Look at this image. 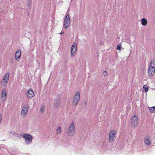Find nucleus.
<instances>
[{"label":"nucleus","instance_id":"1","mask_svg":"<svg viewBox=\"0 0 155 155\" xmlns=\"http://www.w3.org/2000/svg\"><path fill=\"white\" fill-rule=\"evenodd\" d=\"M155 72V59L152 60L148 68V75L150 76L153 75Z\"/></svg>","mask_w":155,"mask_h":155},{"label":"nucleus","instance_id":"2","mask_svg":"<svg viewBox=\"0 0 155 155\" xmlns=\"http://www.w3.org/2000/svg\"><path fill=\"white\" fill-rule=\"evenodd\" d=\"M75 132V126L74 123L72 122L69 125L68 129V134L71 137L73 136Z\"/></svg>","mask_w":155,"mask_h":155},{"label":"nucleus","instance_id":"3","mask_svg":"<svg viewBox=\"0 0 155 155\" xmlns=\"http://www.w3.org/2000/svg\"><path fill=\"white\" fill-rule=\"evenodd\" d=\"M80 100V92L77 91L75 93L72 100V104L74 106H76Z\"/></svg>","mask_w":155,"mask_h":155},{"label":"nucleus","instance_id":"4","mask_svg":"<svg viewBox=\"0 0 155 155\" xmlns=\"http://www.w3.org/2000/svg\"><path fill=\"white\" fill-rule=\"evenodd\" d=\"M22 137L25 139L24 142L26 144L28 145L31 143L33 138L31 134L25 133L23 134Z\"/></svg>","mask_w":155,"mask_h":155},{"label":"nucleus","instance_id":"5","mask_svg":"<svg viewBox=\"0 0 155 155\" xmlns=\"http://www.w3.org/2000/svg\"><path fill=\"white\" fill-rule=\"evenodd\" d=\"M77 43L74 42L71 45L70 49V55L71 57L75 56L77 52Z\"/></svg>","mask_w":155,"mask_h":155},{"label":"nucleus","instance_id":"6","mask_svg":"<svg viewBox=\"0 0 155 155\" xmlns=\"http://www.w3.org/2000/svg\"><path fill=\"white\" fill-rule=\"evenodd\" d=\"M116 131L114 130H111L109 133V141L110 143L113 142L115 139Z\"/></svg>","mask_w":155,"mask_h":155},{"label":"nucleus","instance_id":"7","mask_svg":"<svg viewBox=\"0 0 155 155\" xmlns=\"http://www.w3.org/2000/svg\"><path fill=\"white\" fill-rule=\"evenodd\" d=\"M28 109V104H25L22 107L21 112L20 116L22 118L25 117L27 114Z\"/></svg>","mask_w":155,"mask_h":155},{"label":"nucleus","instance_id":"8","mask_svg":"<svg viewBox=\"0 0 155 155\" xmlns=\"http://www.w3.org/2000/svg\"><path fill=\"white\" fill-rule=\"evenodd\" d=\"M9 74L8 73H6L1 81L2 85L3 87H5L7 86L9 80Z\"/></svg>","mask_w":155,"mask_h":155},{"label":"nucleus","instance_id":"9","mask_svg":"<svg viewBox=\"0 0 155 155\" xmlns=\"http://www.w3.org/2000/svg\"><path fill=\"white\" fill-rule=\"evenodd\" d=\"M70 22V17L68 14H66L64 22V28L66 29L69 26Z\"/></svg>","mask_w":155,"mask_h":155},{"label":"nucleus","instance_id":"10","mask_svg":"<svg viewBox=\"0 0 155 155\" xmlns=\"http://www.w3.org/2000/svg\"><path fill=\"white\" fill-rule=\"evenodd\" d=\"M131 124L133 127H135L137 126L138 124V120L136 116L134 115L132 117Z\"/></svg>","mask_w":155,"mask_h":155},{"label":"nucleus","instance_id":"11","mask_svg":"<svg viewBox=\"0 0 155 155\" xmlns=\"http://www.w3.org/2000/svg\"><path fill=\"white\" fill-rule=\"evenodd\" d=\"M7 98L6 90L4 88L1 94V101H5L6 100Z\"/></svg>","mask_w":155,"mask_h":155},{"label":"nucleus","instance_id":"12","mask_svg":"<svg viewBox=\"0 0 155 155\" xmlns=\"http://www.w3.org/2000/svg\"><path fill=\"white\" fill-rule=\"evenodd\" d=\"M151 140L150 136L146 135L144 138V143L147 146H150L151 144Z\"/></svg>","mask_w":155,"mask_h":155},{"label":"nucleus","instance_id":"13","mask_svg":"<svg viewBox=\"0 0 155 155\" xmlns=\"http://www.w3.org/2000/svg\"><path fill=\"white\" fill-rule=\"evenodd\" d=\"M27 97L28 99H31L35 96L33 91L31 89L28 90L26 93Z\"/></svg>","mask_w":155,"mask_h":155},{"label":"nucleus","instance_id":"14","mask_svg":"<svg viewBox=\"0 0 155 155\" xmlns=\"http://www.w3.org/2000/svg\"><path fill=\"white\" fill-rule=\"evenodd\" d=\"M21 52L20 51L18 50L16 51L15 54V60L17 61H19L21 57Z\"/></svg>","mask_w":155,"mask_h":155},{"label":"nucleus","instance_id":"15","mask_svg":"<svg viewBox=\"0 0 155 155\" xmlns=\"http://www.w3.org/2000/svg\"><path fill=\"white\" fill-rule=\"evenodd\" d=\"M141 23L143 25L145 26L147 23V21L146 18H143L141 19Z\"/></svg>","mask_w":155,"mask_h":155},{"label":"nucleus","instance_id":"16","mask_svg":"<svg viewBox=\"0 0 155 155\" xmlns=\"http://www.w3.org/2000/svg\"><path fill=\"white\" fill-rule=\"evenodd\" d=\"M60 101L58 99H55L53 105L55 107H58L60 104Z\"/></svg>","mask_w":155,"mask_h":155},{"label":"nucleus","instance_id":"17","mask_svg":"<svg viewBox=\"0 0 155 155\" xmlns=\"http://www.w3.org/2000/svg\"><path fill=\"white\" fill-rule=\"evenodd\" d=\"M149 87L147 85H144L143 87V91L147 92L148 91Z\"/></svg>","mask_w":155,"mask_h":155},{"label":"nucleus","instance_id":"18","mask_svg":"<svg viewBox=\"0 0 155 155\" xmlns=\"http://www.w3.org/2000/svg\"><path fill=\"white\" fill-rule=\"evenodd\" d=\"M150 109V111L151 113H155V106L153 107H149Z\"/></svg>","mask_w":155,"mask_h":155},{"label":"nucleus","instance_id":"19","mask_svg":"<svg viewBox=\"0 0 155 155\" xmlns=\"http://www.w3.org/2000/svg\"><path fill=\"white\" fill-rule=\"evenodd\" d=\"M61 128L60 127H58L56 130V133L58 134H61Z\"/></svg>","mask_w":155,"mask_h":155},{"label":"nucleus","instance_id":"20","mask_svg":"<svg viewBox=\"0 0 155 155\" xmlns=\"http://www.w3.org/2000/svg\"><path fill=\"white\" fill-rule=\"evenodd\" d=\"M45 108V106L44 105H42L40 109V111L41 113L43 112L44 111V109Z\"/></svg>","mask_w":155,"mask_h":155},{"label":"nucleus","instance_id":"21","mask_svg":"<svg viewBox=\"0 0 155 155\" xmlns=\"http://www.w3.org/2000/svg\"><path fill=\"white\" fill-rule=\"evenodd\" d=\"M121 43H120V44H119V45H117V50H118L119 51L121 50Z\"/></svg>","mask_w":155,"mask_h":155},{"label":"nucleus","instance_id":"22","mask_svg":"<svg viewBox=\"0 0 155 155\" xmlns=\"http://www.w3.org/2000/svg\"><path fill=\"white\" fill-rule=\"evenodd\" d=\"M107 74H108L107 72L106 71H104L103 72V75L104 76H107Z\"/></svg>","mask_w":155,"mask_h":155},{"label":"nucleus","instance_id":"23","mask_svg":"<svg viewBox=\"0 0 155 155\" xmlns=\"http://www.w3.org/2000/svg\"><path fill=\"white\" fill-rule=\"evenodd\" d=\"M28 6H30L31 5V0H28Z\"/></svg>","mask_w":155,"mask_h":155},{"label":"nucleus","instance_id":"24","mask_svg":"<svg viewBox=\"0 0 155 155\" xmlns=\"http://www.w3.org/2000/svg\"><path fill=\"white\" fill-rule=\"evenodd\" d=\"M64 32H61L60 34L61 35H62V34L64 33Z\"/></svg>","mask_w":155,"mask_h":155}]
</instances>
